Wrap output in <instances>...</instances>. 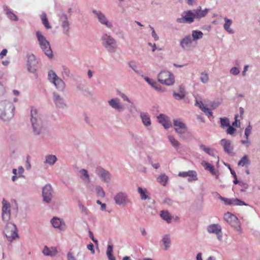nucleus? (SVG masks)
<instances>
[{
  "instance_id": "ea45409f",
  "label": "nucleus",
  "mask_w": 260,
  "mask_h": 260,
  "mask_svg": "<svg viewBox=\"0 0 260 260\" xmlns=\"http://www.w3.org/2000/svg\"><path fill=\"white\" fill-rule=\"evenodd\" d=\"M138 190L142 200H146L147 198L146 189H143L142 188L139 187H138Z\"/></svg>"
},
{
  "instance_id": "0e129e2a",
  "label": "nucleus",
  "mask_w": 260,
  "mask_h": 260,
  "mask_svg": "<svg viewBox=\"0 0 260 260\" xmlns=\"http://www.w3.org/2000/svg\"><path fill=\"white\" fill-rule=\"evenodd\" d=\"M24 172V169L22 167H19L18 168V177L22 176V174Z\"/></svg>"
},
{
  "instance_id": "6e6d98bb",
  "label": "nucleus",
  "mask_w": 260,
  "mask_h": 260,
  "mask_svg": "<svg viewBox=\"0 0 260 260\" xmlns=\"http://www.w3.org/2000/svg\"><path fill=\"white\" fill-rule=\"evenodd\" d=\"M151 29L152 30V36L154 38L155 40H157L158 39V37L156 35L155 32L154 28L150 26Z\"/></svg>"
},
{
  "instance_id": "de8ad7c7",
  "label": "nucleus",
  "mask_w": 260,
  "mask_h": 260,
  "mask_svg": "<svg viewBox=\"0 0 260 260\" xmlns=\"http://www.w3.org/2000/svg\"><path fill=\"white\" fill-rule=\"evenodd\" d=\"M220 144L223 147L224 151L228 152V140L225 139H222Z\"/></svg>"
},
{
  "instance_id": "39448f33",
  "label": "nucleus",
  "mask_w": 260,
  "mask_h": 260,
  "mask_svg": "<svg viewBox=\"0 0 260 260\" xmlns=\"http://www.w3.org/2000/svg\"><path fill=\"white\" fill-rule=\"evenodd\" d=\"M4 233L7 239L11 241L18 236L16 225L11 223L8 222L4 230Z\"/></svg>"
},
{
  "instance_id": "3c124183",
  "label": "nucleus",
  "mask_w": 260,
  "mask_h": 260,
  "mask_svg": "<svg viewBox=\"0 0 260 260\" xmlns=\"http://www.w3.org/2000/svg\"><path fill=\"white\" fill-rule=\"evenodd\" d=\"M79 207L80 209L82 211V212L83 213H84L86 215L88 214V210L81 203H79Z\"/></svg>"
},
{
  "instance_id": "c756f323",
  "label": "nucleus",
  "mask_w": 260,
  "mask_h": 260,
  "mask_svg": "<svg viewBox=\"0 0 260 260\" xmlns=\"http://www.w3.org/2000/svg\"><path fill=\"white\" fill-rule=\"evenodd\" d=\"M41 19L42 22V23L44 24V26L46 29H50L51 28V26L49 23V21L48 18L47 17L46 14L45 13H43L41 15Z\"/></svg>"
},
{
  "instance_id": "7ed1b4c3",
  "label": "nucleus",
  "mask_w": 260,
  "mask_h": 260,
  "mask_svg": "<svg viewBox=\"0 0 260 260\" xmlns=\"http://www.w3.org/2000/svg\"><path fill=\"white\" fill-rule=\"evenodd\" d=\"M38 114L37 110L34 108H32L31 110V121L34 129V132L36 135L40 134L41 126V120L38 119Z\"/></svg>"
},
{
  "instance_id": "f03ea898",
  "label": "nucleus",
  "mask_w": 260,
  "mask_h": 260,
  "mask_svg": "<svg viewBox=\"0 0 260 260\" xmlns=\"http://www.w3.org/2000/svg\"><path fill=\"white\" fill-rule=\"evenodd\" d=\"M36 36L42 50L48 57L52 58L53 56L52 51L49 42L40 31L36 32Z\"/></svg>"
},
{
  "instance_id": "f257e3e1",
  "label": "nucleus",
  "mask_w": 260,
  "mask_h": 260,
  "mask_svg": "<svg viewBox=\"0 0 260 260\" xmlns=\"http://www.w3.org/2000/svg\"><path fill=\"white\" fill-rule=\"evenodd\" d=\"M14 107L11 102L7 101L0 102V117L4 120H8L13 115Z\"/></svg>"
},
{
  "instance_id": "7c9ffc66",
  "label": "nucleus",
  "mask_w": 260,
  "mask_h": 260,
  "mask_svg": "<svg viewBox=\"0 0 260 260\" xmlns=\"http://www.w3.org/2000/svg\"><path fill=\"white\" fill-rule=\"evenodd\" d=\"M201 148L206 153L209 154L210 155H211L215 157H216V153L214 149L207 148L206 146L203 145H202L201 146Z\"/></svg>"
},
{
  "instance_id": "09e8293b",
  "label": "nucleus",
  "mask_w": 260,
  "mask_h": 260,
  "mask_svg": "<svg viewBox=\"0 0 260 260\" xmlns=\"http://www.w3.org/2000/svg\"><path fill=\"white\" fill-rule=\"evenodd\" d=\"M221 126L222 128L228 127V119L225 118H220Z\"/></svg>"
},
{
  "instance_id": "37998d69",
  "label": "nucleus",
  "mask_w": 260,
  "mask_h": 260,
  "mask_svg": "<svg viewBox=\"0 0 260 260\" xmlns=\"http://www.w3.org/2000/svg\"><path fill=\"white\" fill-rule=\"evenodd\" d=\"M201 81L203 83H206L209 80L208 75L206 73H202L201 74V77H200Z\"/></svg>"
},
{
  "instance_id": "aec40b11",
  "label": "nucleus",
  "mask_w": 260,
  "mask_h": 260,
  "mask_svg": "<svg viewBox=\"0 0 260 260\" xmlns=\"http://www.w3.org/2000/svg\"><path fill=\"white\" fill-rule=\"evenodd\" d=\"M158 121L165 128H168L172 126V123L168 119V117L164 114H160L157 117Z\"/></svg>"
},
{
  "instance_id": "13d9d810",
  "label": "nucleus",
  "mask_w": 260,
  "mask_h": 260,
  "mask_svg": "<svg viewBox=\"0 0 260 260\" xmlns=\"http://www.w3.org/2000/svg\"><path fill=\"white\" fill-rule=\"evenodd\" d=\"M119 95L123 99L124 101H127L129 103H131V101L128 99V98L123 93H119Z\"/></svg>"
},
{
  "instance_id": "2f4dec72",
  "label": "nucleus",
  "mask_w": 260,
  "mask_h": 260,
  "mask_svg": "<svg viewBox=\"0 0 260 260\" xmlns=\"http://www.w3.org/2000/svg\"><path fill=\"white\" fill-rule=\"evenodd\" d=\"M145 80L156 90L158 91L161 90L160 86L155 81L150 79L148 77H145Z\"/></svg>"
},
{
  "instance_id": "ddd939ff",
  "label": "nucleus",
  "mask_w": 260,
  "mask_h": 260,
  "mask_svg": "<svg viewBox=\"0 0 260 260\" xmlns=\"http://www.w3.org/2000/svg\"><path fill=\"white\" fill-rule=\"evenodd\" d=\"M178 176L183 178L188 177V182L198 180L197 173L196 171L193 170H189L187 172H180L178 173Z\"/></svg>"
},
{
  "instance_id": "6ab92c4d",
  "label": "nucleus",
  "mask_w": 260,
  "mask_h": 260,
  "mask_svg": "<svg viewBox=\"0 0 260 260\" xmlns=\"http://www.w3.org/2000/svg\"><path fill=\"white\" fill-rule=\"evenodd\" d=\"M209 10V9L207 8L202 10L201 6L198 7L196 9L193 10L195 19H200L205 17L208 13Z\"/></svg>"
},
{
  "instance_id": "a878e982",
  "label": "nucleus",
  "mask_w": 260,
  "mask_h": 260,
  "mask_svg": "<svg viewBox=\"0 0 260 260\" xmlns=\"http://www.w3.org/2000/svg\"><path fill=\"white\" fill-rule=\"evenodd\" d=\"M63 20L62 23V27L63 28V32L67 34L68 35L69 32V22L68 21L67 17L66 15L63 16Z\"/></svg>"
},
{
  "instance_id": "8fccbe9b",
  "label": "nucleus",
  "mask_w": 260,
  "mask_h": 260,
  "mask_svg": "<svg viewBox=\"0 0 260 260\" xmlns=\"http://www.w3.org/2000/svg\"><path fill=\"white\" fill-rule=\"evenodd\" d=\"M252 127L250 125L247 127L245 130V136L246 139H248V136L251 133Z\"/></svg>"
},
{
  "instance_id": "2eb2a0df",
  "label": "nucleus",
  "mask_w": 260,
  "mask_h": 260,
  "mask_svg": "<svg viewBox=\"0 0 260 260\" xmlns=\"http://www.w3.org/2000/svg\"><path fill=\"white\" fill-rule=\"evenodd\" d=\"M174 125L176 132L179 134H182L187 131L186 126L180 119L174 120Z\"/></svg>"
},
{
  "instance_id": "9d476101",
  "label": "nucleus",
  "mask_w": 260,
  "mask_h": 260,
  "mask_svg": "<svg viewBox=\"0 0 260 260\" xmlns=\"http://www.w3.org/2000/svg\"><path fill=\"white\" fill-rule=\"evenodd\" d=\"M2 219L3 221L8 222L11 217L10 204L4 199L3 200Z\"/></svg>"
},
{
  "instance_id": "a19ab883",
  "label": "nucleus",
  "mask_w": 260,
  "mask_h": 260,
  "mask_svg": "<svg viewBox=\"0 0 260 260\" xmlns=\"http://www.w3.org/2000/svg\"><path fill=\"white\" fill-rule=\"evenodd\" d=\"M80 173L81 174V178L83 180H86L89 182V176L88 174L87 171L85 169H82L80 171Z\"/></svg>"
},
{
  "instance_id": "f8f14e48",
  "label": "nucleus",
  "mask_w": 260,
  "mask_h": 260,
  "mask_svg": "<svg viewBox=\"0 0 260 260\" xmlns=\"http://www.w3.org/2000/svg\"><path fill=\"white\" fill-rule=\"evenodd\" d=\"M38 63V61L34 54L28 55L27 65L29 72L35 73L37 71Z\"/></svg>"
},
{
  "instance_id": "e2e57ef3",
  "label": "nucleus",
  "mask_w": 260,
  "mask_h": 260,
  "mask_svg": "<svg viewBox=\"0 0 260 260\" xmlns=\"http://www.w3.org/2000/svg\"><path fill=\"white\" fill-rule=\"evenodd\" d=\"M7 53V50L4 49L2 50V51L0 53V57L3 58L6 55Z\"/></svg>"
},
{
  "instance_id": "b1692460",
  "label": "nucleus",
  "mask_w": 260,
  "mask_h": 260,
  "mask_svg": "<svg viewBox=\"0 0 260 260\" xmlns=\"http://www.w3.org/2000/svg\"><path fill=\"white\" fill-rule=\"evenodd\" d=\"M192 40L190 36H186L181 41L180 45L183 48L185 49L191 44Z\"/></svg>"
},
{
  "instance_id": "c03bdc74",
  "label": "nucleus",
  "mask_w": 260,
  "mask_h": 260,
  "mask_svg": "<svg viewBox=\"0 0 260 260\" xmlns=\"http://www.w3.org/2000/svg\"><path fill=\"white\" fill-rule=\"evenodd\" d=\"M54 101L56 105L58 106H60V105L61 104V102L62 101V98L58 95L54 94Z\"/></svg>"
},
{
  "instance_id": "e433bc0d",
  "label": "nucleus",
  "mask_w": 260,
  "mask_h": 260,
  "mask_svg": "<svg viewBox=\"0 0 260 260\" xmlns=\"http://www.w3.org/2000/svg\"><path fill=\"white\" fill-rule=\"evenodd\" d=\"M169 140L172 145L175 148L178 149L180 145V143L176 140L173 136H169Z\"/></svg>"
},
{
  "instance_id": "20e7f679",
  "label": "nucleus",
  "mask_w": 260,
  "mask_h": 260,
  "mask_svg": "<svg viewBox=\"0 0 260 260\" xmlns=\"http://www.w3.org/2000/svg\"><path fill=\"white\" fill-rule=\"evenodd\" d=\"M158 80L161 84L169 86L174 84L175 80L172 74L168 71H162L158 75Z\"/></svg>"
},
{
  "instance_id": "338daca9",
  "label": "nucleus",
  "mask_w": 260,
  "mask_h": 260,
  "mask_svg": "<svg viewBox=\"0 0 260 260\" xmlns=\"http://www.w3.org/2000/svg\"><path fill=\"white\" fill-rule=\"evenodd\" d=\"M216 196L218 197V198H219L221 200L223 201L224 202V203H225V205H226L228 204V200H227V199L221 197L218 194H216Z\"/></svg>"
},
{
  "instance_id": "a18cd8bd",
  "label": "nucleus",
  "mask_w": 260,
  "mask_h": 260,
  "mask_svg": "<svg viewBox=\"0 0 260 260\" xmlns=\"http://www.w3.org/2000/svg\"><path fill=\"white\" fill-rule=\"evenodd\" d=\"M173 96L175 98L176 100H181L184 98L185 96V93H183V92H179V93H177L175 92L173 93Z\"/></svg>"
},
{
  "instance_id": "cd10ccee",
  "label": "nucleus",
  "mask_w": 260,
  "mask_h": 260,
  "mask_svg": "<svg viewBox=\"0 0 260 260\" xmlns=\"http://www.w3.org/2000/svg\"><path fill=\"white\" fill-rule=\"evenodd\" d=\"M143 124L146 126L151 124V120L149 115L146 113H141L140 115Z\"/></svg>"
},
{
  "instance_id": "1a4fd4ad",
  "label": "nucleus",
  "mask_w": 260,
  "mask_h": 260,
  "mask_svg": "<svg viewBox=\"0 0 260 260\" xmlns=\"http://www.w3.org/2000/svg\"><path fill=\"white\" fill-rule=\"evenodd\" d=\"M184 14H185L184 16L177 19L176 21L178 23H191L194 21L195 17L193 10H187L184 12Z\"/></svg>"
},
{
  "instance_id": "c9c22d12",
  "label": "nucleus",
  "mask_w": 260,
  "mask_h": 260,
  "mask_svg": "<svg viewBox=\"0 0 260 260\" xmlns=\"http://www.w3.org/2000/svg\"><path fill=\"white\" fill-rule=\"evenodd\" d=\"M57 160V158L55 155H49L46 156V162L50 165H53Z\"/></svg>"
},
{
  "instance_id": "4d7b16f0",
  "label": "nucleus",
  "mask_w": 260,
  "mask_h": 260,
  "mask_svg": "<svg viewBox=\"0 0 260 260\" xmlns=\"http://www.w3.org/2000/svg\"><path fill=\"white\" fill-rule=\"evenodd\" d=\"M236 132V129L229 123V134H233Z\"/></svg>"
},
{
  "instance_id": "052dcab7",
  "label": "nucleus",
  "mask_w": 260,
  "mask_h": 260,
  "mask_svg": "<svg viewBox=\"0 0 260 260\" xmlns=\"http://www.w3.org/2000/svg\"><path fill=\"white\" fill-rule=\"evenodd\" d=\"M67 258L68 260H76L72 253L70 252H68L67 254Z\"/></svg>"
},
{
  "instance_id": "473e14b6",
  "label": "nucleus",
  "mask_w": 260,
  "mask_h": 260,
  "mask_svg": "<svg viewBox=\"0 0 260 260\" xmlns=\"http://www.w3.org/2000/svg\"><path fill=\"white\" fill-rule=\"evenodd\" d=\"M192 40L195 41L201 39L203 37V33L200 30H194L192 31Z\"/></svg>"
},
{
  "instance_id": "423d86ee",
  "label": "nucleus",
  "mask_w": 260,
  "mask_h": 260,
  "mask_svg": "<svg viewBox=\"0 0 260 260\" xmlns=\"http://www.w3.org/2000/svg\"><path fill=\"white\" fill-rule=\"evenodd\" d=\"M48 76L49 80L53 83L57 88L61 90L64 89L65 85L63 81L57 76L53 71H49Z\"/></svg>"
},
{
  "instance_id": "f704fd0d",
  "label": "nucleus",
  "mask_w": 260,
  "mask_h": 260,
  "mask_svg": "<svg viewBox=\"0 0 260 260\" xmlns=\"http://www.w3.org/2000/svg\"><path fill=\"white\" fill-rule=\"evenodd\" d=\"M160 216L163 219L166 220L168 223L170 222L171 221L172 216L168 211H161Z\"/></svg>"
},
{
  "instance_id": "4c0bfd02",
  "label": "nucleus",
  "mask_w": 260,
  "mask_h": 260,
  "mask_svg": "<svg viewBox=\"0 0 260 260\" xmlns=\"http://www.w3.org/2000/svg\"><path fill=\"white\" fill-rule=\"evenodd\" d=\"M202 164L206 170H208L211 174H214V168L212 165L206 161H203Z\"/></svg>"
},
{
  "instance_id": "4be33fe9",
  "label": "nucleus",
  "mask_w": 260,
  "mask_h": 260,
  "mask_svg": "<svg viewBox=\"0 0 260 260\" xmlns=\"http://www.w3.org/2000/svg\"><path fill=\"white\" fill-rule=\"evenodd\" d=\"M43 252L45 255L53 256H55L57 253V250L56 247H52L49 248L47 246H45L43 250Z\"/></svg>"
},
{
  "instance_id": "603ef678",
  "label": "nucleus",
  "mask_w": 260,
  "mask_h": 260,
  "mask_svg": "<svg viewBox=\"0 0 260 260\" xmlns=\"http://www.w3.org/2000/svg\"><path fill=\"white\" fill-rule=\"evenodd\" d=\"M229 169L230 170L231 174L233 175V177H234L235 179L234 180V183L237 184L238 183V181L237 178V176H236V173L231 169V168H230V167L229 166Z\"/></svg>"
},
{
  "instance_id": "5701e85b",
  "label": "nucleus",
  "mask_w": 260,
  "mask_h": 260,
  "mask_svg": "<svg viewBox=\"0 0 260 260\" xmlns=\"http://www.w3.org/2000/svg\"><path fill=\"white\" fill-rule=\"evenodd\" d=\"M51 223L55 228L63 230L65 228V224L58 218L54 217L51 220Z\"/></svg>"
},
{
  "instance_id": "774afa93",
  "label": "nucleus",
  "mask_w": 260,
  "mask_h": 260,
  "mask_svg": "<svg viewBox=\"0 0 260 260\" xmlns=\"http://www.w3.org/2000/svg\"><path fill=\"white\" fill-rule=\"evenodd\" d=\"M151 164L152 165V167L156 169H158L160 166L158 163L153 164L152 162H151Z\"/></svg>"
},
{
  "instance_id": "9b49d317",
  "label": "nucleus",
  "mask_w": 260,
  "mask_h": 260,
  "mask_svg": "<svg viewBox=\"0 0 260 260\" xmlns=\"http://www.w3.org/2000/svg\"><path fill=\"white\" fill-rule=\"evenodd\" d=\"M207 231L209 233L215 234L217 235L219 240L222 238L221 228L218 224H211L208 226Z\"/></svg>"
},
{
  "instance_id": "6e6552de",
  "label": "nucleus",
  "mask_w": 260,
  "mask_h": 260,
  "mask_svg": "<svg viewBox=\"0 0 260 260\" xmlns=\"http://www.w3.org/2000/svg\"><path fill=\"white\" fill-rule=\"evenodd\" d=\"M219 103L218 102H213L210 105V109L207 106L204 105L202 101H199L196 100L195 105L198 106L203 112L209 116H212V112L210 111L211 110L215 109L218 105Z\"/></svg>"
},
{
  "instance_id": "79ce46f5",
  "label": "nucleus",
  "mask_w": 260,
  "mask_h": 260,
  "mask_svg": "<svg viewBox=\"0 0 260 260\" xmlns=\"http://www.w3.org/2000/svg\"><path fill=\"white\" fill-rule=\"evenodd\" d=\"M6 13L8 17L12 20L16 21L18 20L17 16L14 14L10 10H6Z\"/></svg>"
},
{
  "instance_id": "a211bd4d",
  "label": "nucleus",
  "mask_w": 260,
  "mask_h": 260,
  "mask_svg": "<svg viewBox=\"0 0 260 260\" xmlns=\"http://www.w3.org/2000/svg\"><path fill=\"white\" fill-rule=\"evenodd\" d=\"M93 12L96 15L99 21L102 24L105 25L108 28H111L112 27V23L107 20L106 16L104 14L95 10H94Z\"/></svg>"
},
{
  "instance_id": "72a5a7b5",
  "label": "nucleus",
  "mask_w": 260,
  "mask_h": 260,
  "mask_svg": "<svg viewBox=\"0 0 260 260\" xmlns=\"http://www.w3.org/2000/svg\"><path fill=\"white\" fill-rule=\"evenodd\" d=\"M250 161L247 155H244L238 162V165L244 167L249 165Z\"/></svg>"
},
{
  "instance_id": "49530a36",
  "label": "nucleus",
  "mask_w": 260,
  "mask_h": 260,
  "mask_svg": "<svg viewBox=\"0 0 260 260\" xmlns=\"http://www.w3.org/2000/svg\"><path fill=\"white\" fill-rule=\"evenodd\" d=\"M96 191L98 195L101 197H105V192L103 189L102 187L101 186H98L96 188Z\"/></svg>"
},
{
  "instance_id": "0eeeda50",
  "label": "nucleus",
  "mask_w": 260,
  "mask_h": 260,
  "mask_svg": "<svg viewBox=\"0 0 260 260\" xmlns=\"http://www.w3.org/2000/svg\"><path fill=\"white\" fill-rule=\"evenodd\" d=\"M103 43L105 47L110 52L115 51L116 45L114 39L110 36L105 34L102 37Z\"/></svg>"
},
{
  "instance_id": "c85d7f7f",
  "label": "nucleus",
  "mask_w": 260,
  "mask_h": 260,
  "mask_svg": "<svg viewBox=\"0 0 260 260\" xmlns=\"http://www.w3.org/2000/svg\"><path fill=\"white\" fill-rule=\"evenodd\" d=\"M168 177L166 174H161L158 177L157 180L158 182L163 186H166L168 182Z\"/></svg>"
},
{
  "instance_id": "864d4df0",
  "label": "nucleus",
  "mask_w": 260,
  "mask_h": 260,
  "mask_svg": "<svg viewBox=\"0 0 260 260\" xmlns=\"http://www.w3.org/2000/svg\"><path fill=\"white\" fill-rule=\"evenodd\" d=\"M230 72L231 74H232L234 75H237L239 73L240 71L238 68H237L236 67H234V68H233L231 69Z\"/></svg>"
},
{
  "instance_id": "680f3d73",
  "label": "nucleus",
  "mask_w": 260,
  "mask_h": 260,
  "mask_svg": "<svg viewBox=\"0 0 260 260\" xmlns=\"http://www.w3.org/2000/svg\"><path fill=\"white\" fill-rule=\"evenodd\" d=\"M5 91V89L3 85L0 82V96L3 95Z\"/></svg>"
},
{
  "instance_id": "bb28decb",
  "label": "nucleus",
  "mask_w": 260,
  "mask_h": 260,
  "mask_svg": "<svg viewBox=\"0 0 260 260\" xmlns=\"http://www.w3.org/2000/svg\"><path fill=\"white\" fill-rule=\"evenodd\" d=\"M229 205H232L233 206L247 205L244 201L238 199H229Z\"/></svg>"
},
{
  "instance_id": "4468645a",
  "label": "nucleus",
  "mask_w": 260,
  "mask_h": 260,
  "mask_svg": "<svg viewBox=\"0 0 260 260\" xmlns=\"http://www.w3.org/2000/svg\"><path fill=\"white\" fill-rule=\"evenodd\" d=\"M229 223L231 224L233 229L239 231L241 229V225L240 221L238 218L234 215L231 214L229 212Z\"/></svg>"
},
{
  "instance_id": "f3484780",
  "label": "nucleus",
  "mask_w": 260,
  "mask_h": 260,
  "mask_svg": "<svg viewBox=\"0 0 260 260\" xmlns=\"http://www.w3.org/2000/svg\"><path fill=\"white\" fill-rule=\"evenodd\" d=\"M96 172L103 181L106 182H109L110 181L111 179V176L109 172L101 167L97 168Z\"/></svg>"
},
{
  "instance_id": "bf43d9fd",
  "label": "nucleus",
  "mask_w": 260,
  "mask_h": 260,
  "mask_svg": "<svg viewBox=\"0 0 260 260\" xmlns=\"http://www.w3.org/2000/svg\"><path fill=\"white\" fill-rule=\"evenodd\" d=\"M87 248L90 250L92 254L94 253V250L93 249V245L92 243H90L87 245Z\"/></svg>"
},
{
  "instance_id": "58836bf2",
  "label": "nucleus",
  "mask_w": 260,
  "mask_h": 260,
  "mask_svg": "<svg viewBox=\"0 0 260 260\" xmlns=\"http://www.w3.org/2000/svg\"><path fill=\"white\" fill-rule=\"evenodd\" d=\"M162 241L165 245V250H167L170 246V238L169 235H165L162 239Z\"/></svg>"
},
{
  "instance_id": "412c9836",
  "label": "nucleus",
  "mask_w": 260,
  "mask_h": 260,
  "mask_svg": "<svg viewBox=\"0 0 260 260\" xmlns=\"http://www.w3.org/2000/svg\"><path fill=\"white\" fill-rule=\"evenodd\" d=\"M114 200L117 204H123L126 203L127 196L123 192H119L115 196Z\"/></svg>"
},
{
  "instance_id": "393cba45",
  "label": "nucleus",
  "mask_w": 260,
  "mask_h": 260,
  "mask_svg": "<svg viewBox=\"0 0 260 260\" xmlns=\"http://www.w3.org/2000/svg\"><path fill=\"white\" fill-rule=\"evenodd\" d=\"M110 105L113 108L119 111L122 109V107L119 104V100L118 99H113L109 101Z\"/></svg>"
},
{
  "instance_id": "5fc2aeb1",
  "label": "nucleus",
  "mask_w": 260,
  "mask_h": 260,
  "mask_svg": "<svg viewBox=\"0 0 260 260\" xmlns=\"http://www.w3.org/2000/svg\"><path fill=\"white\" fill-rule=\"evenodd\" d=\"M113 252V246L112 245H109L107 247V256L112 255Z\"/></svg>"
},
{
  "instance_id": "dca6fc26",
  "label": "nucleus",
  "mask_w": 260,
  "mask_h": 260,
  "mask_svg": "<svg viewBox=\"0 0 260 260\" xmlns=\"http://www.w3.org/2000/svg\"><path fill=\"white\" fill-rule=\"evenodd\" d=\"M42 194L44 201L47 203L50 202L52 199V187L50 185H46L43 188Z\"/></svg>"
},
{
  "instance_id": "69168bd1",
  "label": "nucleus",
  "mask_w": 260,
  "mask_h": 260,
  "mask_svg": "<svg viewBox=\"0 0 260 260\" xmlns=\"http://www.w3.org/2000/svg\"><path fill=\"white\" fill-rule=\"evenodd\" d=\"M89 237L95 243H98V240H95L94 239V236H93V233L91 232V231H89Z\"/></svg>"
}]
</instances>
